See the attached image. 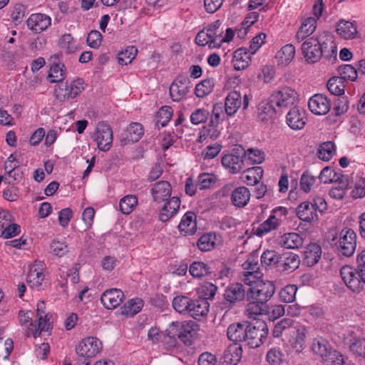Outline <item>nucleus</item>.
<instances>
[{
    "label": "nucleus",
    "instance_id": "dca6fc26",
    "mask_svg": "<svg viewBox=\"0 0 365 365\" xmlns=\"http://www.w3.org/2000/svg\"><path fill=\"white\" fill-rule=\"evenodd\" d=\"M242 357V346L237 343L230 345L224 351L221 365H237Z\"/></svg>",
    "mask_w": 365,
    "mask_h": 365
},
{
    "label": "nucleus",
    "instance_id": "cd10ccee",
    "mask_svg": "<svg viewBox=\"0 0 365 365\" xmlns=\"http://www.w3.org/2000/svg\"><path fill=\"white\" fill-rule=\"evenodd\" d=\"M181 232L186 235H193L197 229L196 216L192 212H187L184 215L178 225Z\"/></svg>",
    "mask_w": 365,
    "mask_h": 365
},
{
    "label": "nucleus",
    "instance_id": "a211bd4d",
    "mask_svg": "<svg viewBox=\"0 0 365 365\" xmlns=\"http://www.w3.org/2000/svg\"><path fill=\"white\" fill-rule=\"evenodd\" d=\"M172 193L170 184L167 181H159L155 183L151 189V195L154 201L161 202L170 198Z\"/></svg>",
    "mask_w": 365,
    "mask_h": 365
},
{
    "label": "nucleus",
    "instance_id": "a19ab883",
    "mask_svg": "<svg viewBox=\"0 0 365 365\" xmlns=\"http://www.w3.org/2000/svg\"><path fill=\"white\" fill-rule=\"evenodd\" d=\"M327 88L331 94L342 96L345 89L344 81L339 76H334L328 81Z\"/></svg>",
    "mask_w": 365,
    "mask_h": 365
},
{
    "label": "nucleus",
    "instance_id": "774afa93",
    "mask_svg": "<svg viewBox=\"0 0 365 365\" xmlns=\"http://www.w3.org/2000/svg\"><path fill=\"white\" fill-rule=\"evenodd\" d=\"M349 349L353 354L365 358V339L355 340Z\"/></svg>",
    "mask_w": 365,
    "mask_h": 365
},
{
    "label": "nucleus",
    "instance_id": "39448f33",
    "mask_svg": "<svg viewBox=\"0 0 365 365\" xmlns=\"http://www.w3.org/2000/svg\"><path fill=\"white\" fill-rule=\"evenodd\" d=\"M356 239L355 232L350 228H345L340 232L339 238L334 245L341 255L351 257L356 250Z\"/></svg>",
    "mask_w": 365,
    "mask_h": 365
},
{
    "label": "nucleus",
    "instance_id": "c756f323",
    "mask_svg": "<svg viewBox=\"0 0 365 365\" xmlns=\"http://www.w3.org/2000/svg\"><path fill=\"white\" fill-rule=\"evenodd\" d=\"M209 307V302L205 299L192 300L188 314L195 319L206 316Z\"/></svg>",
    "mask_w": 365,
    "mask_h": 365
},
{
    "label": "nucleus",
    "instance_id": "473e14b6",
    "mask_svg": "<svg viewBox=\"0 0 365 365\" xmlns=\"http://www.w3.org/2000/svg\"><path fill=\"white\" fill-rule=\"evenodd\" d=\"M317 20L315 17H308L299 29L296 38L299 42L310 36L316 29Z\"/></svg>",
    "mask_w": 365,
    "mask_h": 365
},
{
    "label": "nucleus",
    "instance_id": "423d86ee",
    "mask_svg": "<svg viewBox=\"0 0 365 365\" xmlns=\"http://www.w3.org/2000/svg\"><path fill=\"white\" fill-rule=\"evenodd\" d=\"M251 154V148L247 151L242 147L234 149L231 153L222 156L221 162L222 165L231 173H237L244 166V158L246 154Z\"/></svg>",
    "mask_w": 365,
    "mask_h": 365
},
{
    "label": "nucleus",
    "instance_id": "a878e982",
    "mask_svg": "<svg viewBox=\"0 0 365 365\" xmlns=\"http://www.w3.org/2000/svg\"><path fill=\"white\" fill-rule=\"evenodd\" d=\"M245 289L240 283L231 284L227 288L224 294L225 299L231 304L241 301L245 298Z\"/></svg>",
    "mask_w": 365,
    "mask_h": 365
},
{
    "label": "nucleus",
    "instance_id": "e2e57ef3",
    "mask_svg": "<svg viewBox=\"0 0 365 365\" xmlns=\"http://www.w3.org/2000/svg\"><path fill=\"white\" fill-rule=\"evenodd\" d=\"M208 37H210L211 40V43L210 44V48H220L222 43V34L223 31H215L212 29H206Z\"/></svg>",
    "mask_w": 365,
    "mask_h": 365
},
{
    "label": "nucleus",
    "instance_id": "13d9d810",
    "mask_svg": "<svg viewBox=\"0 0 365 365\" xmlns=\"http://www.w3.org/2000/svg\"><path fill=\"white\" fill-rule=\"evenodd\" d=\"M173 115V109L170 106H163L157 115V123L160 125L161 127L165 126L170 121Z\"/></svg>",
    "mask_w": 365,
    "mask_h": 365
},
{
    "label": "nucleus",
    "instance_id": "1a4fd4ad",
    "mask_svg": "<svg viewBox=\"0 0 365 365\" xmlns=\"http://www.w3.org/2000/svg\"><path fill=\"white\" fill-rule=\"evenodd\" d=\"M322 43L314 37L307 38L302 45V54L309 63L317 62L322 56Z\"/></svg>",
    "mask_w": 365,
    "mask_h": 365
},
{
    "label": "nucleus",
    "instance_id": "4468645a",
    "mask_svg": "<svg viewBox=\"0 0 365 365\" xmlns=\"http://www.w3.org/2000/svg\"><path fill=\"white\" fill-rule=\"evenodd\" d=\"M190 82L186 78H176L170 86V95L173 101H180L190 91Z\"/></svg>",
    "mask_w": 365,
    "mask_h": 365
},
{
    "label": "nucleus",
    "instance_id": "58836bf2",
    "mask_svg": "<svg viewBox=\"0 0 365 365\" xmlns=\"http://www.w3.org/2000/svg\"><path fill=\"white\" fill-rule=\"evenodd\" d=\"M322 52L323 53L322 57L329 63H334L337 60V48L332 41L322 43Z\"/></svg>",
    "mask_w": 365,
    "mask_h": 365
},
{
    "label": "nucleus",
    "instance_id": "4be33fe9",
    "mask_svg": "<svg viewBox=\"0 0 365 365\" xmlns=\"http://www.w3.org/2000/svg\"><path fill=\"white\" fill-rule=\"evenodd\" d=\"M305 113L300 111L299 109L294 106L289 110L287 115V123L288 125L293 130H300L305 125L304 120Z\"/></svg>",
    "mask_w": 365,
    "mask_h": 365
},
{
    "label": "nucleus",
    "instance_id": "bb28decb",
    "mask_svg": "<svg viewBox=\"0 0 365 365\" xmlns=\"http://www.w3.org/2000/svg\"><path fill=\"white\" fill-rule=\"evenodd\" d=\"M303 243V237L296 232L285 233L279 241V244L287 249H298L302 246Z\"/></svg>",
    "mask_w": 365,
    "mask_h": 365
},
{
    "label": "nucleus",
    "instance_id": "7c9ffc66",
    "mask_svg": "<svg viewBox=\"0 0 365 365\" xmlns=\"http://www.w3.org/2000/svg\"><path fill=\"white\" fill-rule=\"evenodd\" d=\"M144 133L143 125L139 123H132L124 133L123 140L126 143L138 142Z\"/></svg>",
    "mask_w": 365,
    "mask_h": 365
},
{
    "label": "nucleus",
    "instance_id": "49530a36",
    "mask_svg": "<svg viewBox=\"0 0 365 365\" xmlns=\"http://www.w3.org/2000/svg\"><path fill=\"white\" fill-rule=\"evenodd\" d=\"M335 153L334 144L331 141L322 143L318 149V158L324 161H329Z\"/></svg>",
    "mask_w": 365,
    "mask_h": 365
},
{
    "label": "nucleus",
    "instance_id": "5fc2aeb1",
    "mask_svg": "<svg viewBox=\"0 0 365 365\" xmlns=\"http://www.w3.org/2000/svg\"><path fill=\"white\" fill-rule=\"evenodd\" d=\"M138 49L135 46H129L118 54V61L121 65H128L135 58Z\"/></svg>",
    "mask_w": 365,
    "mask_h": 365
},
{
    "label": "nucleus",
    "instance_id": "69168bd1",
    "mask_svg": "<svg viewBox=\"0 0 365 365\" xmlns=\"http://www.w3.org/2000/svg\"><path fill=\"white\" fill-rule=\"evenodd\" d=\"M69 90V85L67 83H61L57 85L55 88V96L56 98L60 101H64L69 98H71V97H70Z\"/></svg>",
    "mask_w": 365,
    "mask_h": 365
},
{
    "label": "nucleus",
    "instance_id": "393cba45",
    "mask_svg": "<svg viewBox=\"0 0 365 365\" xmlns=\"http://www.w3.org/2000/svg\"><path fill=\"white\" fill-rule=\"evenodd\" d=\"M251 52L245 48H240L234 52L233 64L235 70H243L249 66Z\"/></svg>",
    "mask_w": 365,
    "mask_h": 365
},
{
    "label": "nucleus",
    "instance_id": "c9c22d12",
    "mask_svg": "<svg viewBox=\"0 0 365 365\" xmlns=\"http://www.w3.org/2000/svg\"><path fill=\"white\" fill-rule=\"evenodd\" d=\"M295 56V48L292 44H287L283 46L276 54L278 64L287 65Z\"/></svg>",
    "mask_w": 365,
    "mask_h": 365
},
{
    "label": "nucleus",
    "instance_id": "c03bdc74",
    "mask_svg": "<svg viewBox=\"0 0 365 365\" xmlns=\"http://www.w3.org/2000/svg\"><path fill=\"white\" fill-rule=\"evenodd\" d=\"M48 77L52 83L62 81L66 77L65 66L63 63H54L51 66Z\"/></svg>",
    "mask_w": 365,
    "mask_h": 365
},
{
    "label": "nucleus",
    "instance_id": "6ab92c4d",
    "mask_svg": "<svg viewBox=\"0 0 365 365\" xmlns=\"http://www.w3.org/2000/svg\"><path fill=\"white\" fill-rule=\"evenodd\" d=\"M307 334V328L304 325H302L298 322H295L291 334L294 336L289 339V342L293 348L297 351H301L303 349Z\"/></svg>",
    "mask_w": 365,
    "mask_h": 365
},
{
    "label": "nucleus",
    "instance_id": "680f3d73",
    "mask_svg": "<svg viewBox=\"0 0 365 365\" xmlns=\"http://www.w3.org/2000/svg\"><path fill=\"white\" fill-rule=\"evenodd\" d=\"M68 251V246L65 242L53 240L50 245V252L58 257L65 255Z\"/></svg>",
    "mask_w": 365,
    "mask_h": 365
},
{
    "label": "nucleus",
    "instance_id": "4c0bfd02",
    "mask_svg": "<svg viewBox=\"0 0 365 365\" xmlns=\"http://www.w3.org/2000/svg\"><path fill=\"white\" fill-rule=\"evenodd\" d=\"M50 329L48 319L46 317H38V324H34L32 328H29L26 332L27 336L32 335L34 338L40 336L42 331H48Z\"/></svg>",
    "mask_w": 365,
    "mask_h": 365
},
{
    "label": "nucleus",
    "instance_id": "2f4dec72",
    "mask_svg": "<svg viewBox=\"0 0 365 365\" xmlns=\"http://www.w3.org/2000/svg\"><path fill=\"white\" fill-rule=\"evenodd\" d=\"M250 196L251 194L248 188L239 187L232 193V202L235 206L243 207L249 202Z\"/></svg>",
    "mask_w": 365,
    "mask_h": 365
},
{
    "label": "nucleus",
    "instance_id": "9d476101",
    "mask_svg": "<svg viewBox=\"0 0 365 365\" xmlns=\"http://www.w3.org/2000/svg\"><path fill=\"white\" fill-rule=\"evenodd\" d=\"M98 148L102 151H108L113 143V131L109 125L104 122L98 123L94 135Z\"/></svg>",
    "mask_w": 365,
    "mask_h": 365
},
{
    "label": "nucleus",
    "instance_id": "aec40b11",
    "mask_svg": "<svg viewBox=\"0 0 365 365\" xmlns=\"http://www.w3.org/2000/svg\"><path fill=\"white\" fill-rule=\"evenodd\" d=\"M242 96L237 91H230L225 101V112L229 117L234 115L242 105Z\"/></svg>",
    "mask_w": 365,
    "mask_h": 365
},
{
    "label": "nucleus",
    "instance_id": "8fccbe9b",
    "mask_svg": "<svg viewBox=\"0 0 365 365\" xmlns=\"http://www.w3.org/2000/svg\"><path fill=\"white\" fill-rule=\"evenodd\" d=\"M137 205L138 199L135 195H127L120 201V210L122 213L128 215L133 212Z\"/></svg>",
    "mask_w": 365,
    "mask_h": 365
},
{
    "label": "nucleus",
    "instance_id": "09e8293b",
    "mask_svg": "<svg viewBox=\"0 0 365 365\" xmlns=\"http://www.w3.org/2000/svg\"><path fill=\"white\" fill-rule=\"evenodd\" d=\"M279 226V220L276 215H271L266 221L261 224L255 234L258 236H262L273 230H275Z\"/></svg>",
    "mask_w": 365,
    "mask_h": 365
},
{
    "label": "nucleus",
    "instance_id": "052dcab7",
    "mask_svg": "<svg viewBox=\"0 0 365 365\" xmlns=\"http://www.w3.org/2000/svg\"><path fill=\"white\" fill-rule=\"evenodd\" d=\"M349 101L346 96H342L337 98L333 108L335 115L339 116L347 112Z\"/></svg>",
    "mask_w": 365,
    "mask_h": 365
},
{
    "label": "nucleus",
    "instance_id": "5701e85b",
    "mask_svg": "<svg viewBox=\"0 0 365 365\" xmlns=\"http://www.w3.org/2000/svg\"><path fill=\"white\" fill-rule=\"evenodd\" d=\"M278 266L281 268L282 271L292 272L299 267L300 259L297 255L288 252L282 255L280 257V260L278 262Z\"/></svg>",
    "mask_w": 365,
    "mask_h": 365
},
{
    "label": "nucleus",
    "instance_id": "bf43d9fd",
    "mask_svg": "<svg viewBox=\"0 0 365 365\" xmlns=\"http://www.w3.org/2000/svg\"><path fill=\"white\" fill-rule=\"evenodd\" d=\"M197 245L198 248L203 252H207L212 249L215 245L212 235L207 233L201 236L197 241Z\"/></svg>",
    "mask_w": 365,
    "mask_h": 365
},
{
    "label": "nucleus",
    "instance_id": "0eeeda50",
    "mask_svg": "<svg viewBox=\"0 0 365 365\" xmlns=\"http://www.w3.org/2000/svg\"><path fill=\"white\" fill-rule=\"evenodd\" d=\"M297 100V94L290 87H283L271 95V102L274 103L280 112L283 108L294 106Z\"/></svg>",
    "mask_w": 365,
    "mask_h": 365
},
{
    "label": "nucleus",
    "instance_id": "e433bc0d",
    "mask_svg": "<svg viewBox=\"0 0 365 365\" xmlns=\"http://www.w3.org/2000/svg\"><path fill=\"white\" fill-rule=\"evenodd\" d=\"M43 279L44 274L41 269L35 267L30 269L27 275L26 281L32 289H36L38 290Z\"/></svg>",
    "mask_w": 365,
    "mask_h": 365
},
{
    "label": "nucleus",
    "instance_id": "0e129e2a",
    "mask_svg": "<svg viewBox=\"0 0 365 365\" xmlns=\"http://www.w3.org/2000/svg\"><path fill=\"white\" fill-rule=\"evenodd\" d=\"M319 179L324 183H328L333 181H338L340 180L339 175H338L334 170L326 167L322 170Z\"/></svg>",
    "mask_w": 365,
    "mask_h": 365
},
{
    "label": "nucleus",
    "instance_id": "338daca9",
    "mask_svg": "<svg viewBox=\"0 0 365 365\" xmlns=\"http://www.w3.org/2000/svg\"><path fill=\"white\" fill-rule=\"evenodd\" d=\"M251 18V14H248L243 21L240 24L238 29H236L237 37L240 39H245L247 36L250 28L251 27V21L250 19Z\"/></svg>",
    "mask_w": 365,
    "mask_h": 365
},
{
    "label": "nucleus",
    "instance_id": "ddd939ff",
    "mask_svg": "<svg viewBox=\"0 0 365 365\" xmlns=\"http://www.w3.org/2000/svg\"><path fill=\"white\" fill-rule=\"evenodd\" d=\"M123 298V292L120 289L113 288L106 290L101 297V301L105 308L113 309L120 304Z\"/></svg>",
    "mask_w": 365,
    "mask_h": 365
},
{
    "label": "nucleus",
    "instance_id": "ea45409f",
    "mask_svg": "<svg viewBox=\"0 0 365 365\" xmlns=\"http://www.w3.org/2000/svg\"><path fill=\"white\" fill-rule=\"evenodd\" d=\"M312 349L316 354L319 355L323 359L332 348L328 341L319 337L313 340Z\"/></svg>",
    "mask_w": 365,
    "mask_h": 365
},
{
    "label": "nucleus",
    "instance_id": "6e6552de",
    "mask_svg": "<svg viewBox=\"0 0 365 365\" xmlns=\"http://www.w3.org/2000/svg\"><path fill=\"white\" fill-rule=\"evenodd\" d=\"M250 332L251 324L249 322L246 321L230 324L227 328V335L228 339L232 341H247L245 346L250 349L248 334Z\"/></svg>",
    "mask_w": 365,
    "mask_h": 365
},
{
    "label": "nucleus",
    "instance_id": "2eb2a0df",
    "mask_svg": "<svg viewBox=\"0 0 365 365\" xmlns=\"http://www.w3.org/2000/svg\"><path fill=\"white\" fill-rule=\"evenodd\" d=\"M280 113L274 103L271 102V96L269 100L263 101L257 106V115L261 121L271 120Z\"/></svg>",
    "mask_w": 365,
    "mask_h": 365
},
{
    "label": "nucleus",
    "instance_id": "a18cd8bd",
    "mask_svg": "<svg viewBox=\"0 0 365 365\" xmlns=\"http://www.w3.org/2000/svg\"><path fill=\"white\" fill-rule=\"evenodd\" d=\"M215 86L213 78H206L196 85L195 93L197 97L202 98L210 93Z\"/></svg>",
    "mask_w": 365,
    "mask_h": 365
},
{
    "label": "nucleus",
    "instance_id": "72a5a7b5",
    "mask_svg": "<svg viewBox=\"0 0 365 365\" xmlns=\"http://www.w3.org/2000/svg\"><path fill=\"white\" fill-rule=\"evenodd\" d=\"M295 322L296 321L289 318L282 319L274 325L272 331L273 336L277 338L281 336L283 334L285 335L291 334Z\"/></svg>",
    "mask_w": 365,
    "mask_h": 365
},
{
    "label": "nucleus",
    "instance_id": "7ed1b4c3",
    "mask_svg": "<svg viewBox=\"0 0 365 365\" xmlns=\"http://www.w3.org/2000/svg\"><path fill=\"white\" fill-rule=\"evenodd\" d=\"M170 334L176 335L185 344L190 345L198 330V324L194 321L173 322L169 324Z\"/></svg>",
    "mask_w": 365,
    "mask_h": 365
},
{
    "label": "nucleus",
    "instance_id": "f03ea898",
    "mask_svg": "<svg viewBox=\"0 0 365 365\" xmlns=\"http://www.w3.org/2000/svg\"><path fill=\"white\" fill-rule=\"evenodd\" d=\"M356 262V269L344 266L340 269V275L349 289L359 293L365 287V250L358 255Z\"/></svg>",
    "mask_w": 365,
    "mask_h": 365
},
{
    "label": "nucleus",
    "instance_id": "412c9836",
    "mask_svg": "<svg viewBox=\"0 0 365 365\" xmlns=\"http://www.w3.org/2000/svg\"><path fill=\"white\" fill-rule=\"evenodd\" d=\"M180 206V200L178 197L170 198L168 202H165L159 213V220L162 222L168 221L175 215Z\"/></svg>",
    "mask_w": 365,
    "mask_h": 365
},
{
    "label": "nucleus",
    "instance_id": "864d4df0",
    "mask_svg": "<svg viewBox=\"0 0 365 365\" xmlns=\"http://www.w3.org/2000/svg\"><path fill=\"white\" fill-rule=\"evenodd\" d=\"M338 72L344 81L346 80L355 81L357 78L356 69L349 64H344L339 66Z\"/></svg>",
    "mask_w": 365,
    "mask_h": 365
},
{
    "label": "nucleus",
    "instance_id": "9b49d317",
    "mask_svg": "<svg viewBox=\"0 0 365 365\" xmlns=\"http://www.w3.org/2000/svg\"><path fill=\"white\" fill-rule=\"evenodd\" d=\"M308 106L312 113L322 115L327 114L331 108V101L323 94H315L310 98Z\"/></svg>",
    "mask_w": 365,
    "mask_h": 365
},
{
    "label": "nucleus",
    "instance_id": "f3484780",
    "mask_svg": "<svg viewBox=\"0 0 365 365\" xmlns=\"http://www.w3.org/2000/svg\"><path fill=\"white\" fill-rule=\"evenodd\" d=\"M297 217L304 222H312L317 221V207L308 201L300 203L296 210Z\"/></svg>",
    "mask_w": 365,
    "mask_h": 365
},
{
    "label": "nucleus",
    "instance_id": "c85d7f7f",
    "mask_svg": "<svg viewBox=\"0 0 365 365\" xmlns=\"http://www.w3.org/2000/svg\"><path fill=\"white\" fill-rule=\"evenodd\" d=\"M337 34L344 39H352L356 36V26L350 21L341 19L336 26Z\"/></svg>",
    "mask_w": 365,
    "mask_h": 365
},
{
    "label": "nucleus",
    "instance_id": "79ce46f5",
    "mask_svg": "<svg viewBox=\"0 0 365 365\" xmlns=\"http://www.w3.org/2000/svg\"><path fill=\"white\" fill-rule=\"evenodd\" d=\"M267 314L252 315V330L259 331L261 338H267L268 334V327L264 319L268 318Z\"/></svg>",
    "mask_w": 365,
    "mask_h": 365
},
{
    "label": "nucleus",
    "instance_id": "37998d69",
    "mask_svg": "<svg viewBox=\"0 0 365 365\" xmlns=\"http://www.w3.org/2000/svg\"><path fill=\"white\" fill-rule=\"evenodd\" d=\"M189 272L195 278H201L210 273V267L203 262L197 261L190 266Z\"/></svg>",
    "mask_w": 365,
    "mask_h": 365
},
{
    "label": "nucleus",
    "instance_id": "4d7b16f0",
    "mask_svg": "<svg viewBox=\"0 0 365 365\" xmlns=\"http://www.w3.org/2000/svg\"><path fill=\"white\" fill-rule=\"evenodd\" d=\"M216 176L212 173H202L198 176L197 186L200 190L211 187L216 182Z\"/></svg>",
    "mask_w": 365,
    "mask_h": 365
},
{
    "label": "nucleus",
    "instance_id": "f704fd0d",
    "mask_svg": "<svg viewBox=\"0 0 365 365\" xmlns=\"http://www.w3.org/2000/svg\"><path fill=\"white\" fill-rule=\"evenodd\" d=\"M143 307V301L140 298H134L128 300L120 308V313L123 315L133 317L138 313Z\"/></svg>",
    "mask_w": 365,
    "mask_h": 365
},
{
    "label": "nucleus",
    "instance_id": "20e7f679",
    "mask_svg": "<svg viewBox=\"0 0 365 365\" xmlns=\"http://www.w3.org/2000/svg\"><path fill=\"white\" fill-rule=\"evenodd\" d=\"M102 349L101 341L93 336L82 339L76 348L77 355L85 365H90V359L96 356Z\"/></svg>",
    "mask_w": 365,
    "mask_h": 365
},
{
    "label": "nucleus",
    "instance_id": "f257e3e1",
    "mask_svg": "<svg viewBox=\"0 0 365 365\" xmlns=\"http://www.w3.org/2000/svg\"><path fill=\"white\" fill-rule=\"evenodd\" d=\"M256 258L258 254L252 252V277L256 279L252 280V315H265L269 312L267 302L274 294L275 287L272 282L259 279L255 270L259 269Z\"/></svg>",
    "mask_w": 365,
    "mask_h": 365
},
{
    "label": "nucleus",
    "instance_id": "f8f14e48",
    "mask_svg": "<svg viewBox=\"0 0 365 365\" xmlns=\"http://www.w3.org/2000/svg\"><path fill=\"white\" fill-rule=\"evenodd\" d=\"M26 24L34 33L40 34L51 26V19L45 14H33L27 19Z\"/></svg>",
    "mask_w": 365,
    "mask_h": 365
},
{
    "label": "nucleus",
    "instance_id": "3c124183",
    "mask_svg": "<svg viewBox=\"0 0 365 365\" xmlns=\"http://www.w3.org/2000/svg\"><path fill=\"white\" fill-rule=\"evenodd\" d=\"M322 359L324 365H342L345 362L344 356L333 349Z\"/></svg>",
    "mask_w": 365,
    "mask_h": 365
},
{
    "label": "nucleus",
    "instance_id": "603ef678",
    "mask_svg": "<svg viewBox=\"0 0 365 365\" xmlns=\"http://www.w3.org/2000/svg\"><path fill=\"white\" fill-rule=\"evenodd\" d=\"M297 287L294 284H289L283 287L279 293V299L285 303L292 302L295 299Z\"/></svg>",
    "mask_w": 365,
    "mask_h": 365
},
{
    "label": "nucleus",
    "instance_id": "de8ad7c7",
    "mask_svg": "<svg viewBox=\"0 0 365 365\" xmlns=\"http://www.w3.org/2000/svg\"><path fill=\"white\" fill-rule=\"evenodd\" d=\"M192 299L185 296L174 297L172 304L173 308L179 313L188 314Z\"/></svg>",
    "mask_w": 365,
    "mask_h": 365
},
{
    "label": "nucleus",
    "instance_id": "6e6d98bb",
    "mask_svg": "<svg viewBox=\"0 0 365 365\" xmlns=\"http://www.w3.org/2000/svg\"><path fill=\"white\" fill-rule=\"evenodd\" d=\"M210 117L208 110L202 108L195 110L190 115V122L193 125H199L205 123Z\"/></svg>",
    "mask_w": 365,
    "mask_h": 365
},
{
    "label": "nucleus",
    "instance_id": "b1692460",
    "mask_svg": "<svg viewBox=\"0 0 365 365\" xmlns=\"http://www.w3.org/2000/svg\"><path fill=\"white\" fill-rule=\"evenodd\" d=\"M322 255V248L316 243H310L304 252L303 262L309 267L316 264Z\"/></svg>",
    "mask_w": 365,
    "mask_h": 365
}]
</instances>
